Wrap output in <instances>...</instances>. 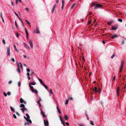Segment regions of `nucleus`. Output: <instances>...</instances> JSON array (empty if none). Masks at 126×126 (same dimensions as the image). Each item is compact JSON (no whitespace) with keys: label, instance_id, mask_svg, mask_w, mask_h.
<instances>
[{"label":"nucleus","instance_id":"nucleus-1","mask_svg":"<svg viewBox=\"0 0 126 126\" xmlns=\"http://www.w3.org/2000/svg\"><path fill=\"white\" fill-rule=\"evenodd\" d=\"M29 86L30 87V89L32 90V92L34 93L35 94H37L38 93V92L36 90H34L32 86H31L30 85V84H29Z\"/></svg>","mask_w":126,"mask_h":126},{"label":"nucleus","instance_id":"nucleus-2","mask_svg":"<svg viewBox=\"0 0 126 126\" xmlns=\"http://www.w3.org/2000/svg\"><path fill=\"white\" fill-rule=\"evenodd\" d=\"M118 27V25H115L112 26L111 29L112 30H115L117 29Z\"/></svg>","mask_w":126,"mask_h":126},{"label":"nucleus","instance_id":"nucleus-3","mask_svg":"<svg viewBox=\"0 0 126 126\" xmlns=\"http://www.w3.org/2000/svg\"><path fill=\"white\" fill-rule=\"evenodd\" d=\"M10 46H9L7 47L6 49L7 50V54L8 55H10Z\"/></svg>","mask_w":126,"mask_h":126},{"label":"nucleus","instance_id":"nucleus-4","mask_svg":"<svg viewBox=\"0 0 126 126\" xmlns=\"http://www.w3.org/2000/svg\"><path fill=\"white\" fill-rule=\"evenodd\" d=\"M102 5H100L99 3H98L96 4L94 7V8L95 9H96L98 8V7H100L102 6Z\"/></svg>","mask_w":126,"mask_h":126},{"label":"nucleus","instance_id":"nucleus-5","mask_svg":"<svg viewBox=\"0 0 126 126\" xmlns=\"http://www.w3.org/2000/svg\"><path fill=\"white\" fill-rule=\"evenodd\" d=\"M24 117L27 122H29V123L31 124L32 123V121L30 119H28L27 118L24 116Z\"/></svg>","mask_w":126,"mask_h":126},{"label":"nucleus","instance_id":"nucleus-6","mask_svg":"<svg viewBox=\"0 0 126 126\" xmlns=\"http://www.w3.org/2000/svg\"><path fill=\"white\" fill-rule=\"evenodd\" d=\"M17 68H22V66L21 63H20L19 62L17 63Z\"/></svg>","mask_w":126,"mask_h":126},{"label":"nucleus","instance_id":"nucleus-7","mask_svg":"<svg viewBox=\"0 0 126 126\" xmlns=\"http://www.w3.org/2000/svg\"><path fill=\"white\" fill-rule=\"evenodd\" d=\"M24 45L25 47L28 49H30V48L27 44L25 43H24Z\"/></svg>","mask_w":126,"mask_h":126},{"label":"nucleus","instance_id":"nucleus-8","mask_svg":"<svg viewBox=\"0 0 126 126\" xmlns=\"http://www.w3.org/2000/svg\"><path fill=\"white\" fill-rule=\"evenodd\" d=\"M29 42L30 47L32 48L33 46L32 40H30L29 41Z\"/></svg>","mask_w":126,"mask_h":126},{"label":"nucleus","instance_id":"nucleus-9","mask_svg":"<svg viewBox=\"0 0 126 126\" xmlns=\"http://www.w3.org/2000/svg\"><path fill=\"white\" fill-rule=\"evenodd\" d=\"M20 102L21 103H23L25 104H26V102L25 101H24L22 98H21L20 99Z\"/></svg>","mask_w":126,"mask_h":126},{"label":"nucleus","instance_id":"nucleus-10","mask_svg":"<svg viewBox=\"0 0 126 126\" xmlns=\"http://www.w3.org/2000/svg\"><path fill=\"white\" fill-rule=\"evenodd\" d=\"M44 122L45 126H48V121H46L45 120H44Z\"/></svg>","mask_w":126,"mask_h":126},{"label":"nucleus","instance_id":"nucleus-11","mask_svg":"<svg viewBox=\"0 0 126 126\" xmlns=\"http://www.w3.org/2000/svg\"><path fill=\"white\" fill-rule=\"evenodd\" d=\"M120 90V89H119V87H118L117 89V96L118 97L119 96V91Z\"/></svg>","mask_w":126,"mask_h":126},{"label":"nucleus","instance_id":"nucleus-12","mask_svg":"<svg viewBox=\"0 0 126 126\" xmlns=\"http://www.w3.org/2000/svg\"><path fill=\"white\" fill-rule=\"evenodd\" d=\"M56 4H55L53 6V8L52 9V10H51V13H53L54 12V10L55 9V7H56Z\"/></svg>","mask_w":126,"mask_h":126},{"label":"nucleus","instance_id":"nucleus-13","mask_svg":"<svg viewBox=\"0 0 126 126\" xmlns=\"http://www.w3.org/2000/svg\"><path fill=\"white\" fill-rule=\"evenodd\" d=\"M118 36L116 34H114L111 36V38L112 39H114L116 37H118Z\"/></svg>","mask_w":126,"mask_h":126},{"label":"nucleus","instance_id":"nucleus-14","mask_svg":"<svg viewBox=\"0 0 126 126\" xmlns=\"http://www.w3.org/2000/svg\"><path fill=\"white\" fill-rule=\"evenodd\" d=\"M41 113L42 115H43V117H45V115L44 112L42 111V109H41Z\"/></svg>","mask_w":126,"mask_h":126},{"label":"nucleus","instance_id":"nucleus-15","mask_svg":"<svg viewBox=\"0 0 126 126\" xmlns=\"http://www.w3.org/2000/svg\"><path fill=\"white\" fill-rule=\"evenodd\" d=\"M114 22L113 20H111L109 22H108V24L109 25H110L111 23Z\"/></svg>","mask_w":126,"mask_h":126},{"label":"nucleus","instance_id":"nucleus-16","mask_svg":"<svg viewBox=\"0 0 126 126\" xmlns=\"http://www.w3.org/2000/svg\"><path fill=\"white\" fill-rule=\"evenodd\" d=\"M93 92L95 91V93H96L97 92V88L96 87H95L94 89V88L93 89Z\"/></svg>","mask_w":126,"mask_h":126},{"label":"nucleus","instance_id":"nucleus-17","mask_svg":"<svg viewBox=\"0 0 126 126\" xmlns=\"http://www.w3.org/2000/svg\"><path fill=\"white\" fill-rule=\"evenodd\" d=\"M38 79L42 85L44 83L43 81L41 79Z\"/></svg>","mask_w":126,"mask_h":126},{"label":"nucleus","instance_id":"nucleus-18","mask_svg":"<svg viewBox=\"0 0 126 126\" xmlns=\"http://www.w3.org/2000/svg\"><path fill=\"white\" fill-rule=\"evenodd\" d=\"M64 117L65 119L67 120L68 119V117H67V115H65L64 116Z\"/></svg>","mask_w":126,"mask_h":126},{"label":"nucleus","instance_id":"nucleus-19","mask_svg":"<svg viewBox=\"0 0 126 126\" xmlns=\"http://www.w3.org/2000/svg\"><path fill=\"white\" fill-rule=\"evenodd\" d=\"M60 118L61 122L63 123V125H64L65 123L64 122L63 120L62 119L61 117L60 116Z\"/></svg>","mask_w":126,"mask_h":126},{"label":"nucleus","instance_id":"nucleus-20","mask_svg":"<svg viewBox=\"0 0 126 126\" xmlns=\"http://www.w3.org/2000/svg\"><path fill=\"white\" fill-rule=\"evenodd\" d=\"M36 84V82H32L29 83V84L30 85H35Z\"/></svg>","mask_w":126,"mask_h":126},{"label":"nucleus","instance_id":"nucleus-21","mask_svg":"<svg viewBox=\"0 0 126 126\" xmlns=\"http://www.w3.org/2000/svg\"><path fill=\"white\" fill-rule=\"evenodd\" d=\"M25 107V105L23 104H21L20 106V107L24 108Z\"/></svg>","mask_w":126,"mask_h":126},{"label":"nucleus","instance_id":"nucleus-22","mask_svg":"<svg viewBox=\"0 0 126 126\" xmlns=\"http://www.w3.org/2000/svg\"><path fill=\"white\" fill-rule=\"evenodd\" d=\"M64 0H62V9L63 10V5H64Z\"/></svg>","mask_w":126,"mask_h":126},{"label":"nucleus","instance_id":"nucleus-23","mask_svg":"<svg viewBox=\"0 0 126 126\" xmlns=\"http://www.w3.org/2000/svg\"><path fill=\"white\" fill-rule=\"evenodd\" d=\"M42 85L43 86H44L46 89H47V87L46 85L44 84V83Z\"/></svg>","mask_w":126,"mask_h":126},{"label":"nucleus","instance_id":"nucleus-24","mask_svg":"<svg viewBox=\"0 0 126 126\" xmlns=\"http://www.w3.org/2000/svg\"><path fill=\"white\" fill-rule=\"evenodd\" d=\"M69 99H67L65 101V104L66 105H67L68 104L69 100Z\"/></svg>","mask_w":126,"mask_h":126},{"label":"nucleus","instance_id":"nucleus-25","mask_svg":"<svg viewBox=\"0 0 126 126\" xmlns=\"http://www.w3.org/2000/svg\"><path fill=\"white\" fill-rule=\"evenodd\" d=\"M26 116L27 117V119H29L30 118V117L29 115V114H28L27 113L26 114Z\"/></svg>","mask_w":126,"mask_h":126},{"label":"nucleus","instance_id":"nucleus-26","mask_svg":"<svg viewBox=\"0 0 126 126\" xmlns=\"http://www.w3.org/2000/svg\"><path fill=\"white\" fill-rule=\"evenodd\" d=\"M11 110L13 112H15V110L12 107H10Z\"/></svg>","mask_w":126,"mask_h":126},{"label":"nucleus","instance_id":"nucleus-27","mask_svg":"<svg viewBox=\"0 0 126 126\" xmlns=\"http://www.w3.org/2000/svg\"><path fill=\"white\" fill-rule=\"evenodd\" d=\"M123 66L121 65L120 67V72H121L123 68Z\"/></svg>","mask_w":126,"mask_h":126},{"label":"nucleus","instance_id":"nucleus-28","mask_svg":"<svg viewBox=\"0 0 126 126\" xmlns=\"http://www.w3.org/2000/svg\"><path fill=\"white\" fill-rule=\"evenodd\" d=\"M115 53H113L112 56L111 57V58L112 59H113L114 57L115 56Z\"/></svg>","mask_w":126,"mask_h":126},{"label":"nucleus","instance_id":"nucleus-29","mask_svg":"<svg viewBox=\"0 0 126 126\" xmlns=\"http://www.w3.org/2000/svg\"><path fill=\"white\" fill-rule=\"evenodd\" d=\"M57 110H58V112L60 114L61 113V112L58 107H57Z\"/></svg>","mask_w":126,"mask_h":126},{"label":"nucleus","instance_id":"nucleus-30","mask_svg":"<svg viewBox=\"0 0 126 126\" xmlns=\"http://www.w3.org/2000/svg\"><path fill=\"white\" fill-rule=\"evenodd\" d=\"M26 37L27 39H28V32H26Z\"/></svg>","mask_w":126,"mask_h":126},{"label":"nucleus","instance_id":"nucleus-31","mask_svg":"<svg viewBox=\"0 0 126 126\" xmlns=\"http://www.w3.org/2000/svg\"><path fill=\"white\" fill-rule=\"evenodd\" d=\"M118 20L120 22H122V20L121 19H118Z\"/></svg>","mask_w":126,"mask_h":126},{"label":"nucleus","instance_id":"nucleus-32","mask_svg":"<svg viewBox=\"0 0 126 126\" xmlns=\"http://www.w3.org/2000/svg\"><path fill=\"white\" fill-rule=\"evenodd\" d=\"M20 110H21L23 112H24L25 111L24 108H21L20 109Z\"/></svg>","mask_w":126,"mask_h":126},{"label":"nucleus","instance_id":"nucleus-33","mask_svg":"<svg viewBox=\"0 0 126 126\" xmlns=\"http://www.w3.org/2000/svg\"><path fill=\"white\" fill-rule=\"evenodd\" d=\"M25 20H26V22H27V23L28 25H30V22L29 21H27L26 19H25Z\"/></svg>","mask_w":126,"mask_h":126},{"label":"nucleus","instance_id":"nucleus-34","mask_svg":"<svg viewBox=\"0 0 126 126\" xmlns=\"http://www.w3.org/2000/svg\"><path fill=\"white\" fill-rule=\"evenodd\" d=\"M101 91V90L100 89V88H99L98 90V92L99 93H100Z\"/></svg>","mask_w":126,"mask_h":126},{"label":"nucleus","instance_id":"nucleus-35","mask_svg":"<svg viewBox=\"0 0 126 126\" xmlns=\"http://www.w3.org/2000/svg\"><path fill=\"white\" fill-rule=\"evenodd\" d=\"M29 125V123H27V122H25L24 123V126H26V125Z\"/></svg>","mask_w":126,"mask_h":126},{"label":"nucleus","instance_id":"nucleus-36","mask_svg":"<svg viewBox=\"0 0 126 126\" xmlns=\"http://www.w3.org/2000/svg\"><path fill=\"white\" fill-rule=\"evenodd\" d=\"M37 103L39 106H41V104L40 102V101H38Z\"/></svg>","mask_w":126,"mask_h":126},{"label":"nucleus","instance_id":"nucleus-37","mask_svg":"<svg viewBox=\"0 0 126 126\" xmlns=\"http://www.w3.org/2000/svg\"><path fill=\"white\" fill-rule=\"evenodd\" d=\"M36 32H39V28L38 27H37L36 28Z\"/></svg>","mask_w":126,"mask_h":126},{"label":"nucleus","instance_id":"nucleus-38","mask_svg":"<svg viewBox=\"0 0 126 126\" xmlns=\"http://www.w3.org/2000/svg\"><path fill=\"white\" fill-rule=\"evenodd\" d=\"M11 60L13 62H15V59L13 58H12L11 59Z\"/></svg>","mask_w":126,"mask_h":126},{"label":"nucleus","instance_id":"nucleus-39","mask_svg":"<svg viewBox=\"0 0 126 126\" xmlns=\"http://www.w3.org/2000/svg\"><path fill=\"white\" fill-rule=\"evenodd\" d=\"M3 94L4 95V96H5V97H6L7 96V94H6L5 92H4L3 93Z\"/></svg>","mask_w":126,"mask_h":126},{"label":"nucleus","instance_id":"nucleus-40","mask_svg":"<svg viewBox=\"0 0 126 126\" xmlns=\"http://www.w3.org/2000/svg\"><path fill=\"white\" fill-rule=\"evenodd\" d=\"M90 124L91 125H92L93 126L94 125V124L93 123V122L92 121H90Z\"/></svg>","mask_w":126,"mask_h":126},{"label":"nucleus","instance_id":"nucleus-41","mask_svg":"<svg viewBox=\"0 0 126 126\" xmlns=\"http://www.w3.org/2000/svg\"><path fill=\"white\" fill-rule=\"evenodd\" d=\"M14 48H15V49L16 50V51L18 52V50L17 49H16V46L15 45H14Z\"/></svg>","mask_w":126,"mask_h":126},{"label":"nucleus","instance_id":"nucleus-42","mask_svg":"<svg viewBox=\"0 0 126 126\" xmlns=\"http://www.w3.org/2000/svg\"><path fill=\"white\" fill-rule=\"evenodd\" d=\"M16 36L17 37H19V34L17 33H16Z\"/></svg>","mask_w":126,"mask_h":126},{"label":"nucleus","instance_id":"nucleus-43","mask_svg":"<svg viewBox=\"0 0 126 126\" xmlns=\"http://www.w3.org/2000/svg\"><path fill=\"white\" fill-rule=\"evenodd\" d=\"M13 117L15 119H16V117L15 114H13Z\"/></svg>","mask_w":126,"mask_h":126},{"label":"nucleus","instance_id":"nucleus-44","mask_svg":"<svg viewBox=\"0 0 126 126\" xmlns=\"http://www.w3.org/2000/svg\"><path fill=\"white\" fill-rule=\"evenodd\" d=\"M20 68H17V71L19 73L20 72Z\"/></svg>","mask_w":126,"mask_h":126},{"label":"nucleus","instance_id":"nucleus-45","mask_svg":"<svg viewBox=\"0 0 126 126\" xmlns=\"http://www.w3.org/2000/svg\"><path fill=\"white\" fill-rule=\"evenodd\" d=\"M7 94L8 95H9L11 94V93L10 92H9L7 93Z\"/></svg>","mask_w":126,"mask_h":126},{"label":"nucleus","instance_id":"nucleus-46","mask_svg":"<svg viewBox=\"0 0 126 126\" xmlns=\"http://www.w3.org/2000/svg\"><path fill=\"white\" fill-rule=\"evenodd\" d=\"M18 85L19 87H20V86H21V84H20V82L19 81L18 82Z\"/></svg>","mask_w":126,"mask_h":126},{"label":"nucleus","instance_id":"nucleus-47","mask_svg":"<svg viewBox=\"0 0 126 126\" xmlns=\"http://www.w3.org/2000/svg\"><path fill=\"white\" fill-rule=\"evenodd\" d=\"M15 25L17 27H18V26H17V23H16V21H15Z\"/></svg>","mask_w":126,"mask_h":126},{"label":"nucleus","instance_id":"nucleus-48","mask_svg":"<svg viewBox=\"0 0 126 126\" xmlns=\"http://www.w3.org/2000/svg\"><path fill=\"white\" fill-rule=\"evenodd\" d=\"M124 63V62H122L121 63V66H123V64Z\"/></svg>","mask_w":126,"mask_h":126},{"label":"nucleus","instance_id":"nucleus-49","mask_svg":"<svg viewBox=\"0 0 126 126\" xmlns=\"http://www.w3.org/2000/svg\"><path fill=\"white\" fill-rule=\"evenodd\" d=\"M78 125H79V126H84V125L83 124H79Z\"/></svg>","mask_w":126,"mask_h":126},{"label":"nucleus","instance_id":"nucleus-50","mask_svg":"<svg viewBox=\"0 0 126 126\" xmlns=\"http://www.w3.org/2000/svg\"><path fill=\"white\" fill-rule=\"evenodd\" d=\"M2 42H3V43L4 44H5V41L4 40H2Z\"/></svg>","mask_w":126,"mask_h":126},{"label":"nucleus","instance_id":"nucleus-51","mask_svg":"<svg viewBox=\"0 0 126 126\" xmlns=\"http://www.w3.org/2000/svg\"><path fill=\"white\" fill-rule=\"evenodd\" d=\"M30 70L29 68H27V72H29L30 71Z\"/></svg>","mask_w":126,"mask_h":126},{"label":"nucleus","instance_id":"nucleus-52","mask_svg":"<svg viewBox=\"0 0 126 126\" xmlns=\"http://www.w3.org/2000/svg\"><path fill=\"white\" fill-rule=\"evenodd\" d=\"M25 9L27 11H29V9L28 8H25Z\"/></svg>","mask_w":126,"mask_h":126},{"label":"nucleus","instance_id":"nucleus-53","mask_svg":"<svg viewBox=\"0 0 126 126\" xmlns=\"http://www.w3.org/2000/svg\"><path fill=\"white\" fill-rule=\"evenodd\" d=\"M95 4V3H93L92 5H91V7H92L94 6Z\"/></svg>","mask_w":126,"mask_h":126},{"label":"nucleus","instance_id":"nucleus-54","mask_svg":"<svg viewBox=\"0 0 126 126\" xmlns=\"http://www.w3.org/2000/svg\"><path fill=\"white\" fill-rule=\"evenodd\" d=\"M65 123L66 124L67 126H68L69 125V123L68 122H66Z\"/></svg>","mask_w":126,"mask_h":126},{"label":"nucleus","instance_id":"nucleus-55","mask_svg":"<svg viewBox=\"0 0 126 126\" xmlns=\"http://www.w3.org/2000/svg\"><path fill=\"white\" fill-rule=\"evenodd\" d=\"M75 3L72 6V7H71V9H72L73 8V7L74 6H75Z\"/></svg>","mask_w":126,"mask_h":126},{"label":"nucleus","instance_id":"nucleus-56","mask_svg":"<svg viewBox=\"0 0 126 126\" xmlns=\"http://www.w3.org/2000/svg\"><path fill=\"white\" fill-rule=\"evenodd\" d=\"M27 76H28V77L29 76H30V74L29 73H27Z\"/></svg>","mask_w":126,"mask_h":126},{"label":"nucleus","instance_id":"nucleus-57","mask_svg":"<svg viewBox=\"0 0 126 126\" xmlns=\"http://www.w3.org/2000/svg\"><path fill=\"white\" fill-rule=\"evenodd\" d=\"M18 3V0H16V4H17Z\"/></svg>","mask_w":126,"mask_h":126},{"label":"nucleus","instance_id":"nucleus-58","mask_svg":"<svg viewBox=\"0 0 126 126\" xmlns=\"http://www.w3.org/2000/svg\"><path fill=\"white\" fill-rule=\"evenodd\" d=\"M50 93H51V94H52V93H53V92H52V89H51L50 90Z\"/></svg>","mask_w":126,"mask_h":126},{"label":"nucleus","instance_id":"nucleus-59","mask_svg":"<svg viewBox=\"0 0 126 126\" xmlns=\"http://www.w3.org/2000/svg\"><path fill=\"white\" fill-rule=\"evenodd\" d=\"M82 59L84 61H85V60L83 56H82Z\"/></svg>","mask_w":126,"mask_h":126},{"label":"nucleus","instance_id":"nucleus-60","mask_svg":"<svg viewBox=\"0 0 126 126\" xmlns=\"http://www.w3.org/2000/svg\"><path fill=\"white\" fill-rule=\"evenodd\" d=\"M115 76L114 77L112 80L114 81L115 80Z\"/></svg>","mask_w":126,"mask_h":126},{"label":"nucleus","instance_id":"nucleus-61","mask_svg":"<svg viewBox=\"0 0 126 126\" xmlns=\"http://www.w3.org/2000/svg\"><path fill=\"white\" fill-rule=\"evenodd\" d=\"M12 81H10L8 82V83L9 84H11L12 83Z\"/></svg>","mask_w":126,"mask_h":126},{"label":"nucleus","instance_id":"nucleus-62","mask_svg":"<svg viewBox=\"0 0 126 126\" xmlns=\"http://www.w3.org/2000/svg\"><path fill=\"white\" fill-rule=\"evenodd\" d=\"M14 13L16 15V16H17V17H18V15L16 13V12H14Z\"/></svg>","mask_w":126,"mask_h":126},{"label":"nucleus","instance_id":"nucleus-63","mask_svg":"<svg viewBox=\"0 0 126 126\" xmlns=\"http://www.w3.org/2000/svg\"><path fill=\"white\" fill-rule=\"evenodd\" d=\"M23 57H24V58H26L27 57H26V55H23Z\"/></svg>","mask_w":126,"mask_h":126},{"label":"nucleus","instance_id":"nucleus-64","mask_svg":"<svg viewBox=\"0 0 126 126\" xmlns=\"http://www.w3.org/2000/svg\"><path fill=\"white\" fill-rule=\"evenodd\" d=\"M16 114H17V115H18L19 116V113L17 112H16Z\"/></svg>","mask_w":126,"mask_h":126}]
</instances>
